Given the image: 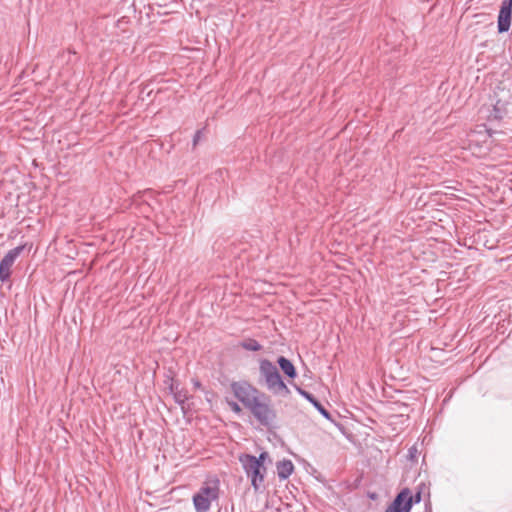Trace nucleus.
<instances>
[{
  "instance_id": "18",
  "label": "nucleus",
  "mask_w": 512,
  "mask_h": 512,
  "mask_svg": "<svg viewBox=\"0 0 512 512\" xmlns=\"http://www.w3.org/2000/svg\"><path fill=\"white\" fill-rule=\"evenodd\" d=\"M303 394H304L308 399H310V400L312 401V398L310 397V395H309L308 393L303 392Z\"/></svg>"
},
{
  "instance_id": "14",
  "label": "nucleus",
  "mask_w": 512,
  "mask_h": 512,
  "mask_svg": "<svg viewBox=\"0 0 512 512\" xmlns=\"http://www.w3.org/2000/svg\"><path fill=\"white\" fill-rule=\"evenodd\" d=\"M314 404L326 418H329V413L320 404L317 402H314Z\"/></svg>"
},
{
  "instance_id": "2",
  "label": "nucleus",
  "mask_w": 512,
  "mask_h": 512,
  "mask_svg": "<svg viewBox=\"0 0 512 512\" xmlns=\"http://www.w3.org/2000/svg\"><path fill=\"white\" fill-rule=\"evenodd\" d=\"M259 371L269 391H271L274 394H289V388L283 382L277 367L271 361L267 359L261 360Z\"/></svg>"
},
{
  "instance_id": "6",
  "label": "nucleus",
  "mask_w": 512,
  "mask_h": 512,
  "mask_svg": "<svg viewBox=\"0 0 512 512\" xmlns=\"http://www.w3.org/2000/svg\"><path fill=\"white\" fill-rule=\"evenodd\" d=\"M413 504V497L409 489H403L387 507L385 512H410Z\"/></svg>"
},
{
  "instance_id": "15",
  "label": "nucleus",
  "mask_w": 512,
  "mask_h": 512,
  "mask_svg": "<svg viewBox=\"0 0 512 512\" xmlns=\"http://www.w3.org/2000/svg\"><path fill=\"white\" fill-rule=\"evenodd\" d=\"M412 497H413V503L414 502L418 503L421 501V493L420 492L416 493L415 495H412Z\"/></svg>"
},
{
  "instance_id": "1",
  "label": "nucleus",
  "mask_w": 512,
  "mask_h": 512,
  "mask_svg": "<svg viewBox=\"0 0 512 512\" xmlns=\"http://www.w3.org/2000/svg\"><path fill=\"white\" fill-rule=\"evenodd\" d=\"M269 458L267 452H262L259 457L250 454H243L239 457V461L247 475L251 480V485L255 491L264 488V480L266 475V467L264 462Z\"/></svg>"
},
{
  "instance_id": "17",
  "label": "nucleus",
  "mask_w": 512,
  "mask_h": 512,
  "mask_svg": "<svg viewBox=\"0 0 512 512\" xmlns=\"http://www.w3.org/2000/svg\"><path fill=\"white\" fill-rule=\"evenodd\" d=\"M192 382H193V385H194V387H195L196 389H198V388H200V387H201V383L199 382V380H197V379H193V380H192Z\"/></svg>"
},
{
  "instance_id": "16",
  "label": "nucleus",
  "mask_w": 512,
  "mask_h": 512,
  "mask_svg": "<svg viewBox=\"0 0 512 512\" xmlns=\"http://www.w3.org/2000/svg\"><path fill=\"white\" fill-rule=\"evenodd\" d=\"M200 135H201V131H197L195 136H194V139H193V144L194 146L197 144V142L199 141L200 139Z\"/></svg>"
},
{
  "instance_id": "3",
  "label": "nucleus",
  "mask_w": 512,
  "mask_h": 512,
  "mask_svg": "<svg viewBox=\"0 0 512 512\" xmlns=\"http://www.w3.org/2000/svg\"><path fill=\"white\" fill-rule=\"evenodd\" d=\"M219 497V480L211 479L203 483L199 491L193 496V504L197 512H207L211 503Z\"/></svg>"
},
{
  "instance_id": "7",
  "label": "nucleus",
  "mask_w": 512,
  "mask_h": 512,
  "mask_svg": "<svg viewBox=\"0 0 512 512\" xmlns=\"http://www.w3.org/2000/svg\"><path fill=\"white\" fill-rule=\"evenodd\" d=\"M22 250H23L22 246H18L14 249H11L1 260V262H0V280L2 282H5L10 278L11 267L13 266L16 258L20 255Z\"/></svg>"
},
{
  "instance_id": "5",
  "label": "nucleus",
  "mask_w": 512,
  "mask_h": 512,
  "mask_svg": "<svg viewBox=\"0 0 512 512\" xmlns=\"http://www.w3.org/2000/svg\"><path fill=\"white\" fill-rule=\"evenodd\" d=\"M231 390L234 396L247 408L251 407L255 401L263 394L257 388L246 381L233 382Z\"/></svg>"
},
{
  "instance_id": "12",
  "label": "nucleus",
  "mask_w": 512,
  "mask_h": 512,
  "mask_svg": "<svg viewBox=\"0 0 512 512\" xmlns=\"http://www.w3.org/2000/svg\"><path fill=\"white\" fill-rule=\"evenodd\" d=\"M171 390L173 391L174 399L177 403L183 404L188 400L187 392L183 390H178V388H174L173 385L171 386Z\"/></svg>"
},
{
  "instance_id": "13",
  "label": "nucleus",
  "mask_w": 512,
  "mask_h": 512,
  "mask_svg": "<svg viewBox=\"0 0 512 512\" xmlns=\"http://www.w3.org/2000/svg\"><path fill=\"white\" fill-rule=\"evenodd\" d=\"M229 406L231 407V409L234 412H236V413H240L241 412V407L236 402H230Z\"/></svg>"
},
{
  "instance_id": "10",
  "label": "nucleus",
  "mask_w": 512,
  "mask_h": 512,
  "mask_svg": "<svg viewBox=\"0 0 512 512\" xmlns=\"http://www.w3.org/2000/svg\"><path fill=\"white\" fill-rule=\"evenodd\" d=\"M277 362L285 375H287L289 378L296 377L297 373L295 367L289 359L281 356L278 358Z\"/></svg>"
},
{
  "instance_id": "4",
  "label": "nucleus",
  "mask_w": 512,
  "mask_h": 512,
  "mask_svg": "<svg viewBox=\"0 0 512 512\" xmlns=\"http://www.w3.org/2000/svg\"><path fill=\"white\" fill-rule=\"evenodd\" d=\"M248 410L255 419L265 427H271L275 423L277 414L271 405L270 397L265 393H263Z\"/></svg>"
},
{
  "instance_id": "8",
  "label": "nucleus",
  "mask_w": 512,
  "mask_h": 512,
  "mask_svg": "<svg viewBox=\"0 0 512 512\" xmlns=\"http://www.w3.org/2000/svg\"><path fill=\"white\" fill-rule=\"evenodd\" d=\"M512 15V0H503L498 14V32L504 33L510 29Z\"/></svg>"
},
{
  "instance_id": "11",
  "label": "nucleus",
  "mask_w": 512,
  "mask_h": 512,
  "mask_svg": "<svg viewBox=\"0 0 512 512\" xmlns=\"http://www.w3.org/2000/svg\"><path fill=\"white\" fill-rule=\"evenodd\" d=\"M240 346L243 349L248 350V351H259L262 348V346L259 344V342L252 338L243 340L240 343Z\"/></svg>"
},
{
  "instance_id": "9",
  "label": "nucleus",
  "mask_w": 512,
  "mask_h": 512,
  "mask_svg": "<svg viewBox=\"0 0 512 512\" xmlns=\"http://www.w3.org/2000/svg\"><path fill=\"white\" fill-rule=\"evenodd\" d=\"M294 466L290 460H282L277 463V474L280 479H287L293 472Z\"/></svg>"
}]
</instances>
